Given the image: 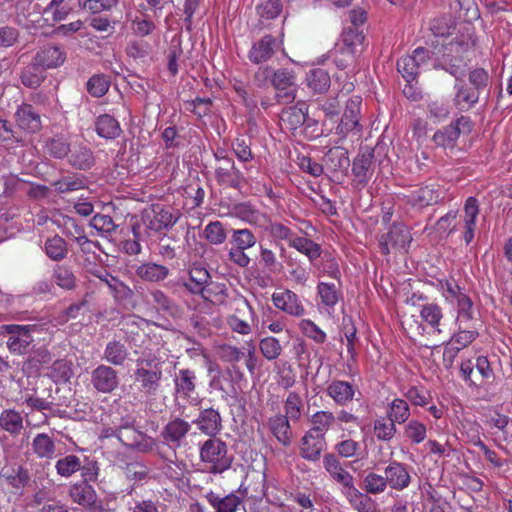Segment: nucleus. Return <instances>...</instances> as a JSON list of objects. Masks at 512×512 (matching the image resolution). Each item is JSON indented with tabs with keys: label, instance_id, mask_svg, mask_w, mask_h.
Listing matches in <instances>:
<instances>
[{
	"label": "nucleus",
	"instance_id": "14",
	"mask_svg": "<svg viewBox=\"0 0 512 512\" xmlns=\"http://www.w3.org/2000/svg\"><path fill=\"white\" fill-rule=\"evenodd\" d=\"M66 58L67 53L62 45L48 43L39 47L32 59L46 71L61 67Z\"/></svg>",
	"mask_w": 512,
	"mask_h": 512
},
{
	"label": "nucleus",
	"instance_id": "51",
	"mask_svg": "<svg viewBox=\"0 0 512 512\" xmlns=\"http://www.w3.org/2000/svg\"><path fill=\"white\" fill-rule=\"evenodd\" d=\"M72 375V363L66 359H59L54 361L49 370L50 378L56 383H66L70 380Z\"/></svg>",
	"mask_w": 512,
	"mask_h": 512
},
{
	"label": "nucleus",
	"instance_id": "43",
	"mask_svg": "<svg viewBox=\"0 0 512 512\" xmlns=\"http://www.w3.org/2000/svg\"><path fill=\"white\" fill-rule=\"evenodd\" d=\"M32 450L41 459H52L55 456L56 445L48 434L39 433L32 441Z\"/></svg>",
	"mask_w": 512,
	"mask_h": 512
},
{
	"label": "nucleus",
	"instance_id": "42",
	"mask_svg": "<svg viewBox=\"0 0 512 512\" xmlns=\"http://www.w3.org/2000/svg\"><path fill=\"white\" fill-rule=\"evenodd\" d=\"M306 81L308 87L314 93H325L330 88L331 79L329 73L322 68H315L307 73Z\"/></svg>",
	"mask_w": 512,
	"mask_h": 512
},
{
	"label": "nucleus",
	"instance_id": "35",
	"mask_svg": "<svg viewBox=\"0 0 512 512\" xmlns=\"http://www.w3.org/2000/svg\"><path fill=\"white\" fill-rule=\"evenodd\" d=\"M287 416L278 414L268 420V427L275 438L284 446L291 443L292 431Z\"/></svg>",
	"mask_w": 512,
	"mask_h": 512
},
{
	"label": "nucleus",
	"instance_id": "22",
	"mask_svg": "<svg viewBox=\"0 0 512 512\" xmlns=\"http://www.w3.org/2000/svg\"><path fill=\"white\" fill-rule=\"evenodd\" d=\"M387 485L395 490L402 491L410 485L411 475L407 465L392 461L384 469Z\"/></svg>",
	"mask_w": 512,
	"mask_h": 512
},
{
	"label": "nucleus",
	"instance_id": "40",
	"mask_svg": "<svg viewBox=\"0 0 512 512\" xmlns=\"http://www.w3.org/2000/svg\"><path fill=\"white\" fill-rule=\"evenodd\" d=\"M24 404L31 410L36 411H54L55 402L51 396V387L38 394L35 390L33 394H27L24 400Z\"/></svg>",
	"mask_w": 512,
	"mask_h": 512
},
{
	"label": "nucleus",
	"instance_id": "24",
	"mask_svg": "<svg viewBox=\"0 0 512 512\" xmlns=\"http://www.w3.org/2000/svg\"><path fill=\"white\" fill-rule=\"evenodd\" d=\"M325 448V437L307 431L301 439L300 455L307 461L317 462Z\"/></svg>",
	"mask_w": 512,
	"mask_h": 512
},
{
	"label": "nucleus",
	"instance_id": "26",
	"mask_svg": "<svg viewBox=\"0 0 512 512\" xmlns=\"http://www.w3.org/2000/svg\"><path fill=\"white\" fill-rule=\"evenodd\" d=\"M327 395L338 406H346L353 401L356 387L352 383L344 380H333L326 388Z\"/></svg>",
	"mask_w": 512,
	"mask_h": 512
},
{
	"label": "nucleus",
	"instance_id": "53",
	"mask_svg": "<svg viewBox=\"0 0 512 512\" xmlns=\"http://www.w3.org/2000/svg\"><path fill=\"white\" fill-rule=\"evenodd\" d=\"M152 302L158 310L175 317L179 313V308L176 303L171 300L163 291L154 289L150 292Z\"/></svg>",
	"mask_w": 512,
	"mask_h": 512
},
{
	"label": "nucleus",
	"instance_id": "49",
	"mask_svg": "<svg viewBox=\"0 0 512 512\" xmlns=\"http://www.w3.org/2000/svg\"><path fill=\"white\" fill-rule=\"evenodd\" d=\"M344 495L358 512H376L375 502L367 494L360 492L356 487H353Z\"/></svg>",
	"mask_w": 512,
	"mask_h": 512
},
{
	"label": "nucleus",
	"instance_id": "46",
	"mask_svg": "<svg viewBox=\"0 0 512 512\" xmlns=\"http://www.w3.org/2000/svg\"><path fill=\"white\" fill-rule=\"evenodd\" d=\"M82 468V460L74 455L67 454L59 458L55 463V469L59 476L70 478Z\"/></svg>",
	"mask_w": 512,
	"mask_h": 512
},
{
	"label": "nucleus",
	"instance_id": "61",
	"mask_svg": "<svg viewBox=\"0 0 512 512\" xmlns=\"http://www.w3.org/2000/svg\"><path fill=\"white\" fill-rule=\"evenodd\" d=\"M420 316L423 321L428 323L431 327L435 328L437 332H441L438 328L441 319L443 318L442 309L435 303H429L422 306Z\"/></svg>",
	"mask_w": 512,
	"mask_h": 512
},
{
	"label": "nucleus",
	"instance_id": "47",
	"mask_svg": "<svg viewBox=\"0 0 512 512\" xmlns=\"http://www.w3.org/2000/svg\"><path fill=\"white\" fill-rule=\"evenodd\" d=\"M312 427L308 430L325 437L326 432L335 423L336 417L331 411H318L311 416Z\"/></svg>",
	"mask_w": 512,
	"mask_h": 512
},
{
	"label": "nucleus",
	"instance_id": "37",
	"mask_svg": "<svg viewBox=\"0 0 512 512\" xmlns=\"http://www.w3.org/2000/svg\"><path fill=\"white\" fill-rule=\"evenodd\" d=\"M43 249L46 256L55 262L64 260L69 252L67 242L59 235L48 237L44 242Z\"/></svg>",
	"mask_w": 512,
	"mask_h": 512
},
{
	"label": "nucleus",
	"instance_id": "8",
	"mask_svg": "<svg viewBox=\"0 0 512 512\" xmlns=\"http://www.w3.org/2000/svg\"><path fill=\"white\" fill-rule=\"evenodd\" d=\"M374 150L368 147L361 149L352 163L353 185L364 188L374 173Z\"/></svg>",
	"mask_w": 512,
	"mask_h": 512
},
{
	"label": "nucleus",
	"instance_id": "27",
	"mask_svg": "<svg viewBox=\"0 0 512 512\" xmlns=\"http://www.w3.org/2000/svg\"><path fill=\"white\" fill-rule=\"evenodd\" d=\"M134 272L142 281L151 283L162 282L170 275V270L167 266L151 261L135 265Z\"/></svg>",
	"mask_w": 512,
	"mask_h": 512
},
{
	"label": "nucleus",
	"instance_id": "50",
	"mask_svg": "<svg viewBox=\"0 0 512 512\" xmlns=\"http://www.w3.org/2000/svg\"><path fill=\"white\" fill-rule=\"evenodd\" d=\"M317 294L321 304L330 309H334L341 296V292L335 284L326 282L318 283Z\"/></svg>",
	"mask_w": 512,
	"mask_h": 512
},
{
	"label": "nucleus",
	"instance_id": "30",
	"mask_svg": "<svg viewBox=\"0 0 512 512\" xmlns=\"http://www.w3.org/2000/svg\"><path fill=\"white\" fill-rule=\"evenodd\" d=\"M196 383L195 371L188 368L179 369L174 376L175 395L188 399L195 392Z\"/></svg>",
	"mask_w": 512,
	"mask_h": 512
},
{
	"label": "nucleus",
	"instance_id": "32",
	"mask_svg": "<svg viewBox=\"0 0 512 512\" xmlns=\"http://www.w3.org/2000/svg\"><path fill=\"white\" fill-rule=\"evenodd\" d=\"M129 350L120 340L109 341L103 351L102 359L113 366L123 367L129 360Z\"/></svg>",
	"mask_w": 512,
	"mask_h": 512
},
{
	"label": "nucleus",
	"instance_id": "1",
	"mask_svg": "<svg viewBox=\"0 0 512 512\" xmlns=\"http://www.w3.org/2000/svg\"><path fill=\"white\" fill-rule=\"evenodd\" d=\"M199 457L204 469L214 475L230 469L233 462L227 443L217 437H211L200 445Z\"/></svg>",
	"mask_w": 512,
	"mask_h": 512
},
{
	"label": "nucleus",
	"instance_id": "16",
	"mask_svg": "<svg viewBox=\"0 0 512 512\" xmlns=\"http://www.w3.org/2000/svg\"><path fill=\"white\" fill-rule=\"evenodd\" d=\"M323 467L330 478L342 486V493L351 490L354 485V477L342 465L339 458L333 453H327L323 457Z\"/></svg>",
	"mask_w": 512,
	"mask_h": 512
},
{
	"label": "nucleus",
	"instance_id": "29",
	"mask_svg": "<svg viewBox=\"0 0 512 512\" xmlns=\"http://www.w3.org/2000/svg\"><path fill=\"white\" fill-rule=\"evenodd\" d=\"M455 96L453 103L455 107L463 112L469 111L479 101L477 91L467 86L463 80H457L455 86Z\"/></svg>",
	"mask_w": 512,
	"mask_h": 512
},
{
	"label": "nucleus",
	"instance_id": "36",
	"mask_svg": "<svg viewBox=\"0 0 512 512\" xmlns=\"http://www.w3.org/2000/svg\"><path fill=\"white\" fill-rule=\"evenodd\" d=\"M68 162L75 169L86 171L95 164V158L90 148L79 145L70 149Z\"/></svg>",
	"mask_w": 512,
	"mask_h": 512
},
{
	"label": "nucleus",
	"instance_id": "13",
	"mask_svg": "<svg viewBox=\"0 0 512 512\" xmlns=\"http://www.w3.org/2000/svg\"><path fill=\"white\" fill-rule=\"evenodd\" d=\"M246 494L247 488H243V485H241L237 492L221 496L210 491L205 495V498L215 512H237L241 507H244Z\"/></svg>",
	"mask_w": 512,
	"mask_h": 512
},
{
	"label": "nucleus",
	"instance_id": "62",
	"mask_svg": "<svg viewBox=\"0 0 512 512\" xmlns=\"http://www.w3.org/2000/svg\"><path fill=\"white\" fill-rule=\"evenodd\" d=\"M364 490L368 494L377 495L383 493L388 487L385 476L374 472L368 473L364 478Z\"/></svg>",
	"mask_w": 512,
	"mask_h": 512
},
{
	"label": "nucleus",
	"instance_id": "58",
	"mask_svg": "<svg viewBox=\"0 0 512 512\" xmlns=\"http://www.w3.org/2000/svg\"><path fill=\"white\" fill-rule=\"evenodd\" d=\"M259 349L263 357L268 361L276 360L283 350L279 340L272 336L262 338L259 342Z\"/></svg>",
	"mask_w": 512,
	"mask_h": 512
},
{
	"label": "nucleus",
	"instance_id": "64",
	"mask_svg": "<svg viewBox=\"0 0 512 512\" xmlns=\"http://www.w3.org/2000/svg\"><path fill=\"white\" fill-rule=\"evenodd\" d=\"M206 239L214 245L224 243L227 238L224 225L220 221L210 222L204 229Z\"/></svg>",
	"mask_w": 512,
	"mask_h": 512
},
{
	"label": "nucleus",
	"instance_id": "9",
	"mask_svg": "<svg viewBox=\"0 0 512 512\" xmlns=\"http://www.w3.org/2000/svg\"><path fill=\"white\" fill-rule=\"evenodd\" d=\"M90 384L98 393L110 394L118 388L120 377L112 366L99 364L90 373Z\"/></svg>",
	"mask_w": 512,
	"mask_h": 512
},
{
	"label": "nucleus",
	"instance_id": "18",
	"mask_svg": "<svg viewBox=\"0 0 512 512\" xmlns=\"http://www.w3.org/2000/svg\"><path fill=\"white\" fill-rule=\"evenodd\" d=\"M215 179L219 185L233 189H240L246 183L243 173L236 167L232 158L216 164Z\"/></svg>",
	"mask_w": 512,
	"mask_h": 512
},
{
	"label": "nucleus",
	"instance_id": "15",
	"mask_svg": "<svg viewBox=\"0 0 512 512\" xmlns=\"http://www.w3.org/2000/svg\"><path fill=\"white\" fill-rule=\"evenodd\" d=\"M69 496L74 503L90 512H102L103 505L97 498L94 488L86 482H76L69 488Z\"/></svg>",
	"mask_w": 512,
	"mask_h": 512
},
{
	"label": "nucleus",
	"instance_id": "23",
	"mask_svg": "<svg viewBox=\"0 0 512 512\" xmlns=\"http://www.w3.org/2000/svg\"><path fill=\"white\" fill-rule=\"evenodd\" d=\"M15 119L20 129L30 133H36L42 127L40 113L31 104L23 103L18 106Z\"/></svg>",
	"mask_w": 512,
	"mask_h": 512
},
{
	"label": "nucleus",
	"instance_id": "33",
	"mask_svg": "<svg viewBox=\"0 0 512 512\" xmlns=\"http://www.w3.org/2000/svg\"><path fill=\"white\" fill-rule=\"evenodd\" d=\"M24 429L22 414L13 408L0 412V431L8 433L11 437H18Z\"/></svg>",
	"mask_w": 512,
	"mask_h": 512
},
{
	"label": "nucleus",
	"instance_id": "56",
	"mask_svg": "<svg viewBox=\"0 0 512 512\" xmlns=\"http://www.w3.org/2000/svg\"><path fill=\"white\" fill-rule=\"evenodd\" d=\"M257 14L260 21L272 20L277 18L283 10L282 0H265L257 5Z\"/></svg>",
	"mask_w": 512,
	"mask_h": 512
},
{
	"label": "nucleus",
	"instance_id": "20",
	"mask_svg": "<svg viewBox=\"0 0 512 512\" xmlns=\"http://www.w3.org/2000/svg\"><path fill=\"white\" fill-rule=\"evenodd\" d=\"M479 212L478 200L473 196L468 197L465 200L463 214L461 215L463 229L462 238L466 245H469L474 239Z\"/></svg>",
	"mask_w": 512,
	"mask_h": 512
},
{
	"label": "nucleus",
	"instance_id": "5",
	"mask_svg": "<svg viewBox=\"0 0 512 512\" xmlns=\"http://www.w3.org/2000/svg\"><path fill=\"white\" fill-rule=\"evenodd\" d=\"M36 328L35 325H2L0 332L7 335L6 346L14 355H27L34 348V338L31 334Z\"/></svg>",
	"mask_w": 512,
	"mask_h": 512
},
{
	"label": "nucleus",
	"instance_id": "39",
	"mask_svg": "<svg viewBox=\"0 0 512 512\" xmlns=\"http://www.w3.org/2000/svg\"><path fill=\"white\" fill-rule=\"evenodd\" d=\"M45 78V70L41 66L36 65L33 59L29 65L22 69L20 74L21 83L30 89L38 88Z\"/></svg>",
	"mask_w": 512,
	"mask_h": 512
},
{
	"label": "nucleus",
	"instance_id": "52",
	"mask_svg": "<svg viewBox=\"0 0 512 512\" xmlns=\"http://www.w3.org/2000/svg\"><path fill=\"white\" fill-rule=\"evenodd\" d=\"M110 77L105 74H95L86 83L88 93L95 98L103 97L109 90Z\"/></svg>",
	"mask_w": 512,
	"mask_h": 512
},
{
	"label": "nucleus",
	"instance_id": "19",
	"mask_svg": "<svg viewBox=\"0 0 512 512\" xmlns=\"http://www.w3.org/2000/svg\"><path fill=\"white\" fill-rule=\"evenodd\" d=\"M280 47L281 42L276 37L266 34L253 43L248 53V58L254 64L265 63L275 55Z\"/></svg>",
	"mask_w": 512,
	"mask_h": 512
},
{
	"label": "nucleus",
	"instance_id": "6",
	"mask_svg": "<svg viewBox=\"0 0 512 512\" xmlns=\"http://www.w3.org/2000/svg\"><path fill=\"white\" fill-rule=\"evenodd\" d=\"M271 85L275 89V100L279 104L292 103L297 95L296 75L287 68L272 69Z\"/></svg>",
	"mask_w": 512,
	"mask_h": 512
},
{
	"label": "nucleus",
	"instance_id": "38",
	"mask_svg": "<svg viewBox=\"0 0 512 512\" xmlns=\"http://www.w3.org/2000/svg\"><path fill=\"white\" fill-rule=\"evenodd\" d=\"M95 130L100 137L105 139H115L122 132L118 121L109 114H103L97 117Z\"/></svg>",
	"mask_w": 512,
	"mask_h": 512
},
{
	"label": "nucleus",
	"instance_id": "21",
	"mask_svg": "<svg viewBox=\"0 0 512 512\" xmlns=\"http://www.w3.org/2000/svg\"><path fill=\"white\" fill-rule=\"evenodd\" d=\"M274 306L293 317H301L305 314V308L296 293L291 290L274 292L272 295Z\"/></svg>",
	"mask_w": 512,
	"mask_h": 512
},
{
	"label": "nucleus",
	"instance_id": "34",
	"mask_svg": "<svg viewBox=\"0 0 512 512\" xmlns=\"http://www.w3.org/2000/svg\"><path fill=\"white\" fill-rule=\"evenodd\" d=\"M280 119L288 129L296 130L309 121L308 107L304 102H298L297 105L284 109Z\"/></svg>",
	"mask_w": 512,
	"mask_h": 512
},
{
	"label": "nucleus",
	"instance_id": "63",
	"mask_svg": "<svg viewBox=\"0 0 512 512\" xmlns=\"http://www.w3.org/2000/svg\"><path fill=\"white\" fill-rule=\"evenodd\" d=\"M122 469L126 478L135 482L146 479L149 473L148 467L139 461L128 462Z\"/></svg>",
	"mask_w": 512,
	"mask_h": 512
},
{
	"label": "nucleus",
	"instance_id": "3",
	"mask_svg": "<svg viewBox=\"0 0 512 512\" xmlns=\"http://www.w3.org/2000/svg\"><path fill=\"white\" fill-rule=\"evenodd\" d=\"M228 251V260L240 268H247L251 259L247 255L246 250L254 247L257 243V237L253 231L248 228L230 229Z\"/></svg>",
	"mask_w": 512,
	"mask_h": 512
},
{
	"label": "nucleus",
	"instance_id": "28",
	"mask_svg": "<svg viewBox=\"0 0 512 512\" xmlns=\"http://www.w3.org/2000/svg\"><path fill=\"white\" fill-rule=\"evenodd\" d=\"M413 206L426 207L441 200V192L435 185H425L409 192L406 196Z\"/></svg>",
	"mask_w": 512,
	"mask_h": 512
},
{
	"label": "nucleus",
	"instance_id": "31",
	"mask_svg": "<svg viewBox=\"0 0 512 512\" xmlns=\"http://www.w3.org/2000/svg\"><path fill=\"white\" fill-rule=\"evenodd\" d=\"M189 281L184 282L183 286L192 294H201L204 299H208L209 289L206 288L211 276L203 267H193L189 272Z\"/></svg>",
	"mask_w": 512,
	"mask_h": 512
},
{
	"label": "nucleus",
	"instance_id": "45",
	"mask_svg": "<svg viewBox=\"0 0 512 512\" xmlns=\"http://www.w3.org/2000/svg\"><path fill=\"white\" fill-rule=\"evenodd\" d=\"M289 246L306 255L312 264H314V261L321 255L320 245L305 237L295 235L293 239H291Z\"/></svg>",
	"mask_w": 512,
	"mask_h": 512
},
{
	"label": "nucleus",
	"instance_id": "17",
	"mask_svg": "<svg viewBox=\"0 0 512 512\" xmlns=\"http://www.w3.org/2000/svg\"><path fill=\"white\" fill-rule=\"evenodd\" d=\"M191 430V424L182 418L171 419L162 429L163 442L173 450L180 448Z\"/></svg>",
	"mask_w": 512,
	"mask_h": 512
},
{
	"label": "nucleus",
	"instance_id": "41",
	"mask_svg": "<svg viewBox=\"0 0 512 512\" xmlns=\"http://www.w3.org/2000/svg\"><path fill=\"white\" fill-rule=\"evenodd\" d=\"M324 161L333 171H346L350 166L348 150L340 146L330 148Z\"/></svg>",
	"mask_w": 512,
	"mask_h": 512
},
{
	"label": "nucleus",
	"instance_id": "59",
	"mask_svg": "<svg viewBox=\"0 0 512 512\" xmlns=\"http://www.w3.org/2000/svg\"><path fill=\"white\" fill-rule=\"evenodd\" d=\"M55 283L65 290H73L76 288V276L72 270L66 266H56L53 272Z\"/></svg>",
	"mask_w": 512,
	"mask_h": 512
},
{
	"label": "nucleus",
	"instance_id": "2",
	"mask_svg": "<svg viewBox=\"0 0 512 512\" xmlns=\"http://www.w3.org/2000/svg\"><path fill=\"white\" fill-rule=\"evenodd\" d=\"M163 362L156 357L136 360L134 380L139 384V391L146 397L157 395L163 378Z\"/></svg>",
	"mask_w": 512,
	"mask_h": 512
},
{
	"label": "nucleus",
	"instance_id": "55",
	"mask_svg": "<svg viewBox=\"0 0 512 512\" xmlns=\"http://www.w3.org/2000/svg\"><path fill=\"white\" fill-rule=\"evenodd\" d=\"M373 430L376 438L380 441H390L397 432L396 423L384 417L374 420Z\"/></svg>",
	"mask_w": 512,
	"mask_h": 512
},
{
	"label": "nucleus",
	"instance_id": "44",
	"mask_svg": "<svg viewBox=\"0 0 512 512\" xmlns=\"http://www.w3.org/2000/svg\"><path fill=\"white\" fill-rule=\"evenodd\" d=\"M341 41L340 48L359 55L362 52L364 35L357 28L347 27L342 33Z\"/></svg>",
	"mask_w": 512,
	"mask_h": 512
},
{
	"label": "nucleus",
	"instance_id": "48",
	"mask_svg": "<svg viewBox=\"0 0 512 512\" xmlns=\"http://www.w3.org/2000/svg\"><path fill=\"white\" fill-rule=\"evenodd\" d=\"M410 414V407L404 399L395 398L388 404L387 418L396 424L405 423Z\"/></svg>",
	"mask_w": 512,
	"mask_h": 512
},
{
	"label": "nucleus",
	"instance_id": "12",
	"mask_svg": "<svg viewBox=\"0 0 512 512\" xmlns=\"http://www.w3.org/2000/svg\"><path fill=\"white\" fill-rule=\"evenodd\" d=\"M178 217L172 213V208L162 204H153L150 210H145L143 221L149 230L160 232L175 225Z\"/></svg>",
	"mask_w": 512,
	"mask_h": 512
},
{
	"label": "nucleus",
	"instance_id": "60",
	"mask_svg": "<svg viewBox=\"0 0 512 512\" xmlns=\"http://www.w3.org/2000/svg\"><path fill=\"white\" fill-rule=\"evenodd\" d=\"M302 409L303 402L299 393L295 391L290 392L284 403L285 416L292 421H298L301 417Z\"/></svg>",
	"mask_w": 512,
	"mask_h": 512
},
{
	"label": "nucleus",
	"instance_id": "11",
	"mask_svg": "<svg viewBox=\"0 0 512 512\" xmlns=\"http://www.w3.org/2000/svg\"><path fill=\"white\" fill-rule=\"evenodd\" d=\"M412 241L408 226L403 223H394L387 233L379 238L381 252L385 255L390 253V248L407 250Z\"/></svg>",
	"mask_w": 512,
	"mask_h": 512
},
{
	"label": "nucleus",
	"instance_id": "10",
	"mask_svg": "<svg viewBox=\"0 0 512 512\" xmlns=\"http://www.w3.org/2000/svg\"><path fill=\"white\" fill-rule=\"evenodd\" d=\"M430 60V51L424 47H418L412 55L402 57L397 61V70L406 80L413 82L419 74L420 69Z\"/></svg>",
	"mask_w": 512,
	"mask_h": 512
},
{
	"label": "nucleus",
	"instance_id": "54",
	"mask_svg": "<svg viewBox=\"0 0 512 512\" xmlns=\"http://www.w3.org/2000/svg\"><path fill=\"white\" fill-rule=\"evenodd\" d=\"M459 138L458 128L452 127L450 124L444 126L433 135L434 143L443 148H453Z\"/></svg>",
	"mask_w": 512,
	"mask_h": 512
},
{
	"label": "nucleus",
	"instance_id": "7",
	"mask_svg": "<svg viewBox=\"0 0 512 512\" xmlns=\"http://www.w3.org/2000/svg\"><path fill=\"white\" fill-rule=\"evenodd\" d=\"M443 288V295L446 300L456 305L457 322L469 323L473 319V302L471 298L463 291V289L455 281H446Z\"/></svg>",
	"mask_w": 512,
	"mask_h": 512
},
{
	"label": "nucleus",
	"instance_id": "57",
	"mask_svg": "<svg viewBox=\"0 0 512 512\" xmlns=\"http://www.w3.org/2000/svg\"><path fill=\"white\" fill-rule=\"evenodd\" d=\"M403 435L412 444H419L423 442L427 435L426 425L418 420H410L404 426Z\"/></svg>",
	"mask_w": 512,
	"mask_h": 512
},
{
	"label": "nucleus",
	"instance_id": "25",
	"mask_svg": "<svg viewBox=\"0 0 512 512\" xmlns=\"http://www.w3.org/2000/svg\"><path fill=\"white\" fill-rule=\"evenodd\" d=\"M198 429L205 435L216 437L222 430V418L218 410L214 408L202 409L197 419L193 421Z\"/></svg>",
	"mask_w": 512,
	"mask_h": 512
},
{
	"label": "nucleus",
	"instance_id": "4",
	"mask_svg": "<svg viewBox=\"0 0 512 512\" xmlns=\"http://www.w3.org/2000/svg\"><path fill=\"white\" fill-rule=\"evenodd\" d=\"M115 437L126 447L141 453L153 450L154 440L135 428V420L122 418L116 429H112Z\"/></svg>",
	"mask_w": 512,
	"mask_h": 512
}]
</instances>
